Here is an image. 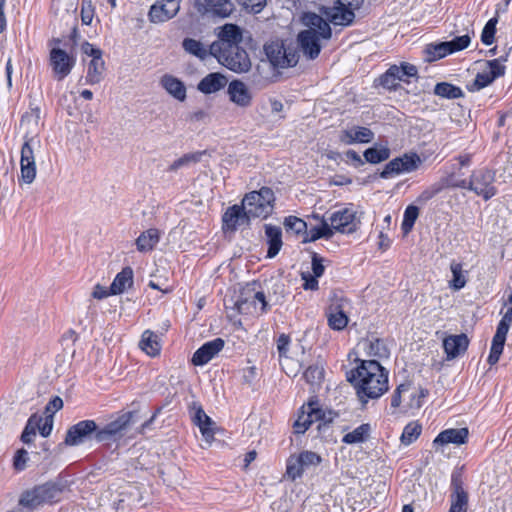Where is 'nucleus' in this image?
<instances>
[{
  "mask_svg": "<svg viewBox=\"0 0 512 512\" xmlns=\"http://www.w3.org/2000/svg\"><path fill=\"white\" fill-rule=\"evenodd\" d=\"M348 380L357 390L359 399H377L388 390V371L376 360H363L351 371Z\"/></svg>",
  "mask_w": 512,
  "mask_h": 512,
  "instance_id": "nucleus-1",
  "label": "nucleus"
},
{
  "mask_svg": "<svg viewBox=\"0 0 512 512\" xmlns=\"http://www.w3.org/2000/svg\"><path fill=\"white\" fill-rule=\"evenodd\" d=\"M303 24L307 29L297 35V43L304 56L310 60L316 59L321 51L320 40H329L332 31L329 23L316 13H305L302 17Z\"/></svg>",
  "mask_w": 512,
  "mask_h": 512,
  "instance_id": "nucleus-2",
  "label": "nucleus"
},
{
  "mask_svg": "<svg viewBox=\"0 0 512 512\" xmlns=\"http://www.w3.org/2000/svg\"><path fill=\"white\" fill-rule=\"evenodd\" d=\"M61 493L62 489L56 483L47 482L37 485L21 494L18 506L27 511H33L44 504L59 501Z\"/></svg>",
  "mask_w": 512,
  "mask_h": 512,
  "instance_id": "nucleus-3",
  "label": "nucleus"
},
{
  "mask_svg": "<svg viewBox=\"0 0 512 512\" xmlns=\"http://www.w3.org/2000/svg\"><path fill=\"white\" fill-rule=\"evenodd\" d=\"M274 201V192L269 187H262L258 191L246 194L242 204L247 221L251 218H267L273 211Z\"/></svg>",
  "mask_w": 512,
  "mask_h": 512,
  "instance_id": "nucleus-4",
  "label": "nucleus"
},
{
  "mask_svg": "<svg viewBox=\"0 0 512 512\" xmlns=\"http://www.w3.org/2000/svg\"><path fill=\"white\" fill-rule=\"evenodd\" d=\"M212 56L227 69L235 73H245L251 68V60L247 51L241 46L211 51Z\"/></svg>",
  "mask_w": 512,
  "mask_h": 512,
  "instance_id": "nucleus-5",
  "label": "nucleus"
},
{
  "mask_svg": "<svg viewBox=\"0 0 512 512\" xmlns=\"http://www.w3.org/2000/svg\"><path fill=\"white\" fill-rule=\"evenodd\" d=\"M270 63L277 68L293 67L298 63L299 54L294 47L282 41H272L264 46Z\"/></svg>",
  "mask_w": 512,
  "mask_h": 512,
  "instance_id": "nucleus-6",
  "label": "nucleus"
},
{
  "mask_svg": "<svg viewBox=\"0 0 512 512\" xmlns=\"http://www.w3.org/2000/svg\"><path fill=\"white\" fill-rule=\"evenodd\" d=\"M364 0H336L335 6L325 10L327 18L335 25L348 26L354 18V10L360 8Z\"/></svg>",
  "mask_w": 512,
  "mask_h": 512,
  "instance_id": "nucleus-7",
  "label": "nucleus"
},
{
  "mask_svg": "<svg viewBox=\"0 0 512 512\" xmlns=\"http://www.w3.org/2000/svg\"><path fill=\"white\" fill-rule=\"evenodd\" d=\"M193 6L202 17L225 19L235 11L233 0H195Z\"/></svg>",
  "mask_w": 512,
  "mask_h": 512,
  "instance_id": "nucleus-8",
  "label": "nucleus"
},
{
  "mask_svg": "<svg viewBox=\"0 0 512 512\" xmlns=\"http://www.w3.org/2000/svg\"><path fill=\"white\" fill-rule=\"evenodd\" d=\"M421 164L422 160L418 154L405 153L403 156L396 157L389 161L380 173V177L387 179L393 175L410 173L416 171Z\"/></svg>",
  "mask_w": 512,
  "mask_h": 512,
  "instance_id": "nucleus-9",
  "label": "nucleus"
},
{
  "mask_svg": "<svg viewBox=\"0 0 512 512\" xmlns=\"http://www.w3.org/2000/svg\"><path fill=\"white\" fill-rule=\"evenodd\" d=\"M494 180L495 176L491 170L487 168L475 170L470 176V191L483 197L484 200H489L497 193L493 185Z\"/></svg>",
  "mask_w": 512,
  "mask_h": 512,
  "instance_id": "nucleus-10",
  "label": "nucleus"
},
{
  "mask_svg": "<svg viewBox=\"0 0 512 512\" xmlns=\"http://www.w3.org/2000/svg\"><path fill=\"white\" fill-rule=\"evenodd\" d=\"M97 431L98 425L94 420H82L67 430L64 443L77 446L92 438L96 440Z\"/></svg>",
  "mask_w": 512,
  "mask_h": 512,
  "instance_id": "nucleus-11",
  "label": "nucleus"
},
{
  "mask_svg": "<svg viewBox=\"0 0 512 512\" xmlns=\"http://www.w3.org/2000/svg\"><path fill=\"white\" fill-rule=\"evenodd\" d=\"M329 222L334 231L343 234L354 233L358 230L361 223L356 211L349 207L333 212L329 217Z\"/></svg>",
  "mask_w": 512,
  "mask_h": 512,
  "instance_id": "nucleus-12",
  "label": "nucleus"
},
{
  "mask_svg": "<svg viewBox=\"0 0 512 512\" xmlns=\"http://www.w3.org/2000/svg\"><path fill=\"white\" fill-rule=\"evenodd\" d=\"M49 63L55 78L61 81L71 73L75 66L76 59L65 50L52 47L49 53Z\"/></svg>",
  "mask_w": 512,
  "mask_h": 512,
  "instance_id": "nucleus-13",
  "label": "nucleus"
},
{
  "mask_svg": "<svg viewBox=\"0 0 512 512\" xmlns=\"http://www.w3.org/2000/svg\"><path fill=\"white\" fill-rule=\"evenodd\" d=\"M243 40L242 29L233 23H226L218 28L217 40L211 44V51L240 46Z\"/></svg>",
  "mask_w": 512,
  "mask_h": 512,
  "instance_id": "nucleus-14",
  "label": "nucleus"
},
{
  "mask_svg": "<svg viewBox=\"0 0 512 512\" xmlns=\"http://www.w3.org/2000/svg\"><path fill=\"white\" fill-rule=\"evenodd\" d=\"M134 412L128 411L119 415L115 420L107 423L103 427L98 426L96 434L97 442H104L115 439L131 425Z\"/></svg>",
  "mask_w": 512,
  "mask_h": 512,
  "instance_id": "nucleus-15",
  "label": "nucleus"
},
{
  "mask_svg": "<svg viewBox=\"0 0 512 512\" xmlns=\"http://www.w3.org/2000/svg\"><path fill=\"white\" fill-rule=\"evenodd\" d=\"M417 68L407 62L401 63L400 66L392 65L381 77L380 84L387 89L395 90L399 81H406L405 77H416Z\"/></svg>",
  "mask_w": 512,
  "mask_h": 512,
  "instance_id": "nucleus-16",
  "label": "nucleus"
},
{
  "mask_svg": "<svg viewBox=\"0 0 512 512\" xmlns=\"http://www.w3.org/2000/svg\"><path fill=\"white\" fill-rule=\"evenodd\" d=\"M189 408L192 422L198 426L205 441L211 444L218 429L217 424L205 413L199 403L193 402Z\"/></svg>",
  "mask_w": 512,
  "mask_h": 512,
  "instance_id": "nucleus-17",
  "label": "nucleus"
},
{
  "mask_svg": "<svg viewBox=\"0 0 512 512\" xmlns=\"http://www.w3.org/2000/svg\"><path fill=\"white\" fill-rule=\"evenodd\" d=\"M505 66L499 59L488 60L485 62V69L477 73L470 91H478L490 85L495 79L505 74Z\"/></svg>",
  "mask_w": 512,
  "mask_h": 512,
  "instance_id": "nucleus-18",
  "label": "nucleus"
},
{
  "mask_svg": "<svg viewBox=\"0 0 512 512\" xmlns=\"http://www.w3.org/2000/svg\"><path fill=\"white\" fill-rule=\"evenodd\" d=\"M450 499L451 505L448 512H467L469 496L459 472L452 473Z\"/></svg>",
  "mask_w": 512,
  "mask_h": 512,
  "instance_id": "nucleus-19",
  "label": "nucleus"
},
{
  "mask_svg": "<svg viewBox=\"0 0 512 512\" xmlns=\"http://www.w3.org/2000/svg\"><path fill=\"white\" fill-rule=\"evenodd\" d=\"M179 9V0H158L151 6L148 16L151 22L162 23L176 16Z\"/></svg>",
  "mask_w": 512,
  "mask_h": 512,
  "instance_id": "nucleus-20",
  "label": "nucleus"
},
{
  "mask_svg": "<svg viewBox=\"0 0 512 512\" xmlns=\"http://www.w3.org/2000/svg\"><path fill=\"white\" fill-rule=\"evenodd\" d=\"M224 345L225 342L222 338H215L204 343L194 352L192 356V363L195 366H203L207 364L224 348Z\"/></svg>",
  "mask_w": 512,
  "mask_h": 512,
  "instance_id": "nucleus-21",
  "label": "nucleus"
},
{
  "mask_svg": "<svg viewBox=\"0 0 512 512\" xmlns=\"http://www.w3.org/2000/svg\"><path fill=\"white\" fill-rule=\"evenodd\" d=\"M227 93L231 102L241 108H247L252 103V93L247 85L240 80H233L229 83Z\"/></svg>",
  "mask_w": 512,
  "mask_h": 512,
  "instance_id": "nucleus-22",
  "label": "nucleus"
},
{
  "mask_svg": "<svg viewBox=\"0 0 512 512\" xmlns=\"http://www.w3.org/2000/svg\"><path fill=\"white\" fill-rule=\"evenodd\" d=\"M469 437L467 428H450L440 432L433 440L434 447L445 446L448 444H465Z\"/></svg>",
  "mask_w": 512,
  "mask_h": 512,
  "instance_id": "nucleus-23",
  "label": "nucleus"
},
{
  "mask_svg": "<svg viewBox=\"0 0 512 512\" xmlns=\"http://www.w3.org/2000/svg\"><path fill=\"white\" fill-rule=\"evenodd\" d=\"M326 316L329 327L336 331L343 330L349 321L344 311L343 300L337 299L332 302L327 308Z\"/></svg>",
  "mask_w": 512,
  "mask_h": 512,
  "instance_id": "nucleus-24",
  "label": "nucleus"
},
{
  "mask_svg": "<svg viewBox=\"0 0 512 512\" xmlns=\"http://www.w3.org/2000/svg\"><path fill=\"white\" fill-rule=\"evenodd\" d=\"M340 141L346 145L354 143H369L374 139V133L367 127L355 126L343 130L340 134Z\"/></svg>",
  "mask_w": 512,
  "mask_h": 512,
  "instance_id": "nucleus-25",
  "label": "nucleus"
},
{
  "mask_svg": "<svg viewBox=\"0 0 512 512\" xmlns=\"http://www.w3.org/2000/svg\"><path fill=\"white\" fill-rule=\"evenodd\" d=\"M469 345V339L466 334L450 335L444 338L443 348L447 354V359H454L465 352Z\"/></svg>",
  "mask_w": 512,
  "mask_h": 512,
  "instance_id": "nucleus-26",
  "label": "nucleus"
},
{
  "mask_svg": "<svg viewBox=\"0 0 512 512\" xmlns=\"http://www.w3.org/2000/svg\"><path fill=\"white\" fill-rule=\"evenodd\" d=\"M362 344L368 356L385 359L390 355V350L385 340L380 339L374 335L364 339Z\"/></svg>",
  "mask_w": 512,
  "mask_h": 512,
  "instance_id": "nucleus-27",
  "label": "nucleus"
},
{
  "mask_svg": "<svg viewBox=\"0 0 512 512\" xmlns=\"http://www.w3.org/2000/svg\"><path fill=\"white\" fill-rule=\"evenodd\" d=\"M244 220L247 221L246 215L244 214V205H233L229 207L222 216L223 229L235 231Z\"/></svg>",
  "mask_w": 512,
  "mask_h": 512,
  "instance_id": "nucleus-28",
  "label": "nucleus"
},
{
  "mask_svg": "<svg viewBox=\"0 0 512 512\" xmlns=\"http://www.w3.org/2000/svg\"><path fill=\"white\" fill-rule=\"evenodd\" d=\"M160 84L175 99L179 101L186 99V87L180 79L165 74L161 77Z\"/></svg>",
  "mask_w": 512,
  "mask_h": 512,
  "instance_id": "nucleus-29",
  "label": "nucleus"
},
{
  "mask_svg": "<svg viewBox=\"0 0 512 512\" xmlns=\"http://www.w3.org/2000/svg\"><path fill=\"white\" fill-rule=\"evenodd\" d=\"M265 236L268 244L267 257L274 258L283 245L282 231L277 226L265 225Z\"/></svg>",
  "mask_w": 512,
  "mask_h": 512,
  "instance_id": "nucleus-30",
  "label": "nucleus"
},
{
  "mask_svg": "<svg viewBox=\"0 0 512 512\" xmlns=\"http://www.w3.org/2000/svg\"><path fill=\"white\" fill-rule=\"evenodd\" d=\"M227 79L220 73H210L205 76L198 84V90L204 94H212L224 88Z\"/></svg>",
  "mask_w": 512,
  "mask_h": 512,
  "instance_id": "nucleus-31",
  "label": "nucleus"
},
{
  "mask_svg": "<svg viewBox=\"0 0 512 512\" xmlns=\"http://www.w3.org/2000/svg\"><path fill=\"white\" fill-rule=\"evenodd\" d=\"M245 295H246L245 297H241L236 302L237 310L240 313H246L249 304H253L254 307L256 308L257 303L261 304V307H260L261 313H264L267 311L268 303L266 301V296L262 291L254 292L252 295H250V291H248L247 293H245Z\"/></svg>",
  "mask_w": 512,
  "mask_h": 512,
  "instance_id": "nucleus-32",
  "label": "nucleus"
},
{
  "mask_svg": "<svg viewBox=\"0 0 512 512\" xmlns=\"http://www.w3.org/2000/svg\"><path fill=\"white\" fill-rule=\"evenodd\" d=\"M160 240V232L156 228H150L142 232L136 239V247L139 252L152 251Z\"/></svg>",
  "mask_w": 512,
  "mask_h": 512,
  "instance_id": "nucleus-33",
  "label": "nucleus"
},
{
  "mask_svg": "<svg viewBox=\"0 0 512 512\" xmlns=\"http://www.w3.org/2000/svg\"><path fill=\"white\" fill-rule=\"evenodd\" d=\"M133 284V270L125 267L114 278L110 289L113 295L121 294L127 287Z\"/></svg>",
  "mask_w": 512,
  "mask_h": 512,
  "instance_id": "nucleus-34",
  "label": "nucleus"
},
{
  "mask_svg": "<svg viewBox=\"0 0 512 512\" xmlns=\"http://www.w3.org/2000/svg\"><path fill=\"white\" fill-rule=\"evenodd\" d=\"M182 47L187 53L201 60H205L207 57L212 56L211 45L206 48L202 42L193 38H185L182 42Z\"/></svg>",
  "mask_w": 512,
  "mask_h": 512,
  "instance_id": "nucleus-35",
  "label": "nucleus"
},
{
  "mask_svg": "<svg viewBox=\"0 0 512 512\" xmlns=\"http://www.w3.org/2000/svg\"><path fill=\"white\" fill-rule=\"evenodd\" d=\"M105 71V62L103 58L91 59L87 66L86 83L90 85L98 84L103 79Z\"/></svg>",
  "mask_w": 512,
  "mask_h": 512,
  "instance_id": "nucleus-36",
  "label": "nucleus"
},
{
  "mask_svg": "<svg viewBox=\"0 0 512 512\" xmlns=\"http://www.w3.org/2000/svg\"><path fill=\"white\" fill-rule=\"evenodd\" d=\"M334 235V229L327 220L322 219L320 226L312 227L309 231L307 230L306 236L303 238V242H314L320 238L330 239Z\"/></svg>",
  "mask_w": 512,
  "mask_h": 512,
  "instance_id": "nucleus-37",
  "label": "nucleus"
},
{
  "mask_svg": "<svg viewBox=\"0 0 512 512\" xmlns=\"http://www.w3.org/2000/svg\"><path fill=\"white\" fill-rule=\"evenodd\" d=\"M206 154V151H197L193 153H186L182 155L180 158L173 161L169 167L167 168L168 172H176L183 167H187L191 164H195L201 161L203 155Z\"/></svg>",
  "mask_w": 512,
  "mask_h": 512,
  "instance_id": "nucleus-38",
  "label": "nucleus"
},
{
  "mask_svg": "<svg viewBox=\"0 0 512 512\" xmlns=\"http://www.w3.org/2000/svg\"><path fill=\"white\" fill-rule=\"evenodd\" d=\"M139 345L140 348L149 356H156L160 352V344L157 340V335L150 330H146L142 334Z\"/></svg>",
  "mask_w": 512,
  "mask_h": 512,
  "instance_id": "nucleus-39",
  "label": "nucleus"
},
{
  "mask_svg": "<svg viewBox=\"0 0 512 512\" xmlns=\"http://www.w3.org/2000/svg\"><path fill=\"white\" fill-rule=\"evenodd\" d=\"M365 162L378 164L386 161L390 157V149L386 146H374L364 151Z\"/></svg>",
  "mask_w": 512,
  "mask_h": 512,
  "instance_id": "nucleus-40",
  "label": "nucleus"
},
{
  "mask_svg": "<svg viewBox=\"0 0 512 512\" xmlns=\"http://www.w3.org/2000/svg\"><path fill=\"white\" fill-rule=\"evenodd\" d=\"M371 427L368 423L361 424L353 431L344 435L342 441L346 444H355L364 442L370 434Z\"/></svg>",
  "mask_w": 512,
  "mask_h": 512,
  "instance_id": "nucleus-41",
  "label": "nucleus"
},
{
  "mask_svg": "<svg viewBox=\"0 0 512 512\" xmlns=\"http://www.w3.org/2000/svg\"><path fill=\"white\" fill-rule=\"evenodd\" d=\"M426 60L429 62L441 59L448 54H451L448 42H441L438 44H429L425 48Z\"/></svg>",
  "mask_w": 512,
  "mask_h": 512,
  "instance_id": "nucleus-42",
  "label": "nucleus"
},
{
  "mask_svg": "<svg viewBox=\"0 0 512 512\" xmlns=\"http://www.w3.org/2000/svg\"><path fill=\"white\" fill-rule=\"evenodd\" d=\"M434 93L437 96L447 99H457L463 96V92L460 87L447 82L436 84Z\"/></svg>",
  "mask_w": 512,
  "mask_h": 512,
  "instance_id": "nucleus-43",
  "label": "nucleus"
},
{
  "mask_svg": "<svg viewBox=\"0 0 512 512\" xmlns=\"http://www.w3.org/2000/svg\"><path fill=\"white\" fill-rule=\"evenodd\" d=\"M284 226L288 233H293L295 235H304L307 233V223L296 217V216H288L284 220Z\"/></svg>",
  "mask_w": 512,
  "mask_h": 512,
  "instance_id": "nucleus-44",
  "label": "nucleus"
},
{
  "mask_svg": "<svg viewBox=\"0 0 512 512\" xmlns=\"http://www.w3.org/2000/svg\"><path fill=\"white\" fill-rule=\"evenodd\" d=\"M302 410L307 417L312 420V424L317 421H331V418L326 419L325 412L320 408L316 400L308 402L307 405H303Z\"/></svg>",
  "mask_w": 512,
  "mask_h": 512,
  "instance_id": "nucleus-45",
  "label": "nucleus"
},
{
  "mask_svg": "<svg viewBox=\"0 0 512 512\" xmlns=\"http://www.w3.org/2000/svg\"><path fill=\"white\" fill-rule=\"evenodd\" d=\"M41 422V416H38L37 414L30 416L21 435V441L23 443L29 444L32 442L33 437L36 435V426H39V423Z\"/></svg>",
  "mask_w": 512,
  "mask_h": 512,
  "instance_id": "nucleus-46",
  "label": "nucleus"
},
{
  "mask_svg": "<svg viewBox=\"0 0 512 512\" xmlns=\"http://www.w3.org/2000/svg\"><path fill=\"white\" fill-rule=\"evenodd\" d=\"M422 431V426L418 422H410L408 423L402 432L401 442L405 445H409L416 441L420 436Z\"/></svg>",
  "mask_w": 512,
  "mask_h": 512,
  "instance_id": "nucleus-47",
  "label": "nucleus"
},
{
  "mask_svg": "<svg viewBox=\"0 0 512 512\" xmlns=\"http://www.w3.org/2000/svg\"><path fill=\"white\" fill-rule=\"evenodd\" d=\"M419 216V208L415 205L406 207L403 215L402 230L405 234L409 233Z\"/></svg>",
  "mask_w": 512,
  "mask_h": 512,
  "instance_id": "nucleus-48",
  "label": "nucleus"
},
{
  "mask_svg": "<svg viewBox=\"0 0 512 512\" xmlns=\"http://www.w3.org/2000/svg\"><path fill=\"white\" fill-rule=\"evenodd\" d=\"M453 278L450 281V287L454 290H460L466 285V278L463 275L462 264L452 262L450 266Z\"/></svg>",
  "mask_w": 512,
  "mask_h": 512,
  "instance_id": "nucleus-49",
  "label": "nucleus"
},
{
  "mask_svg": "<svg viewBox=\"0 0 512 512\" xmlns=\"http://www.w3.org/2000/svg\"><path fill=\"white\" fill-rule=\"evenodd\" d=\"M498 19L496 17H493L488 20L486 25L483 28L482 34H481V41L485 45H491L495 40V33H496V25H497Z\"/></svg>",
  "mask_w": 512,
  "mask_h": 512,
  "instance_id": "nucleus-50",
  "label": "nucleus"
},
{
  "mask_svg": "<svg viewBox=\"0 0 512 512\" xmlns=\"http://www.w3.org/2000/svg\"><path fill=\"white\" fill-rule=\"evenodd\" d=\"M21 167V180L26 184H31L36 177V164L35 161L23 162L20 161Z\"/></svg>",
  "mask_w": 512,
  "mask_h": 512,
  "instance_id": "nucleus-51",
  "label": "nucleus"
},
{
  "mask_svg": "<svg viewBox=\"0 0 512 512\" xmlns=\"http://www.w3.org/2000/svg\"><path fill=\"white\" fill-rule=\"evenodd\" d=\"M239 6L247 13L258 14L266 6L267 0H236Z\"/></svg>",
  "mask_w": 512,
  "mask_h": 512,
  "instance_id": "nucleus-52",
  "label": "nucleus"
},
{
  "mask_svg": "<svg viewBox=\"0 0 512 512\" xmlns=\"http://www.w3.org/2000/svg\"><path fill=\"white\" fill-rule=\"evenodd\" d=\"M305 468L302 465V462L299 461V457H290L287 463V474L293 480L298 477H301Z\"/></svg>",
  "mask_w": 512,
  "mask_h": 512,
  "instance_id": "nucleus-53",
  "label": "nucleus"
},
{
  "mask_svg": "<svg viewBox=\"0 0 512 512\" xmlns=\"http://www.w3.org/2000/svg\"><path fill=\"white\" fill-rule=\"evenodd\" d=\"M324 375L323 368L313 365L309 366L303 373V377L306 380V382L310 384H316L321 381Z\"/></svg>",
  "mask_w": 512,
  "mask_h": 512,
  "instance_id": "nucleus-54",
  "label": "nucleus"
},
{
  "mask_svg": "<svg viewBox=\"0 0 512 512\" xmlns=\"http://www.w3.org/2000/svg\"><path fill=\"white\" fill-rule=\"evenodd\" d=\"M95 9L92 0H82L81 2V21L84 25H90L94 17Z\"/></svg>",
  "mask_w": 512,
  "mask_h": 512,
  "instance_id": "nucleus-55",
  "label": "nucleus"
},
{
  "mask_svg": "<svg viewBox=\"0 0 512 512\" xmlns=\"http://www.w3.org/2000/svg\"><path fill=\"white\" fill-rule=\"evenodd\" d=\"M299 461L302 462V465L305 469H308L312 466H317L321 462V457L312 451H304L299 455Z\"/></svg>",
  "mask_w": 512,
  "mask_h": 512,
  "instance_id": "nucleus-56",
  "label": "nucleus"
},
{
  "mask_svg": "<svg viewBox=\"0 0 512 512\" xmlns=\"http://www.w3.org/2000/svg\"><path fill=\"white\" fill-rule=\"evenodd\" d=\"M312 425V420H310L305 412L301 410V414L298 416L297 420L294 422V430L297 434H303L309 427Z\"/></svg>",
  "mask_w": 512,
  "mask_h": 512,
  "instance_id": "nucleus-57",
  "label": "nucleus"
},
{
  "mask_svg": "<svg viewBox=\"0 0 512 512\" xmlns=\"http://www.w3.org/2000/svg\"><path fill=\"white\" fill-rule=\"evenodd\" d=\"M428 395V391L426 389H419L418 392L412 391L409 394L410 401L407 404L408 408H416L419 409L422 406L423 399Z\"/></svg>",
  "mask_w": 512,
  "mask_h": 512,
  "instance_id": "nucleus-58",
  "label": "nucleus"
},
{
  "mask_svg": "<svg viewBox=\"0 0 512 512\" xmlns=\"http://www.w3.org/2000/svg\"><path fill=\"white\" fill-rule=\"evenodd\" d=\"M428 395V391L426 389H419L418 392L412 391L409 394L410 401L407 404L408 408H416L419 409L422 406L423 399Z\"/></svg>",
  "mask_w": 512,
  "mask_h": 512,
  "instance_id": "nucleus-59",
  "label": "nucleus"
},
{
  "mask_svg": "<svg viewBox=\"0 0 512 512\" xmlns=\"http://www.w3.org/2000/svg\"><path fill=\"white\" fill-rule=\"evenodd\" d=\"M428 395V391L426 389H419L418 392L412 391L409 394L410 401L407 404L408 408H416L419 409L422 406L423 399Z\"/></svg>",
  "mask_w": 512,
  "mask_h": 512,
  "instance_id": "nucleus-60",
  "label": "nucleus"
},
{
  "mask_svg": "<svg viewBox=\"0 0 512 512\" xmlns=\"http://www.w3.org/2000/svg\"><path fill=\"white\" fill-rule=\"evenodd\" d=\"M428 395V391L426 389H419L418 392L412 391L409 394L410 401L407 404L408 408H416L419 409L422 406L423 399Z\"/></svg>",
  "mask_w": 512,
  "mask_h": 512,
  "instance_id": "nucleus-61",
  "label": "nucleus"
},
{
  "mask_svg": "<svg viewBox=\"0 0 512 512\" xmlns=\"http://www.w3.org/2000/svg\"><path fill=\"white\" fill-rule=\"evenodd\" d=\"M470 37L468 35H463L459 37H455L451 41H447L449 48H451L452 53L461 51L467 48L470 44Z\"/></svg>",
  "mask_w": 512,
  "mask_h": 512,
  "instance_id": "nucleus-62",
  "label": "nucleus"
},
{
  "mask_svg": "<svg viewBox=\"0 0 512 512\" xmlns=\"http://www.w3.org/2000/svg\"><path fill=\"white\" fill-rule=\"evenodd\" d=\"M444 188H445V185L443 183L433 184L420 194L418 200L423 201V202L428 201V200L432 199L434 196H436L437 194H439Z\"/></svg>",
  "mask_w": 512,
  "mask_h": 512,
  "instance_id": "nucleus-63",
  "label": "nucleus"
},
{
  "mask_svg": "<svg viewBox=\"0 0 512 512\" xmlns=\"http://www.w3.org/2000/svg\"><path fill=\"white\" fill-rule=\"evenodd\" d=\"M63 407V400L59 396H55L52 398L45 407V414L47 418L53 420L54 414L62 409Z\"/></svg>",
  "mask_w": 512,
  "mask_h": 512,
  "instance_id": "nucleus-64",
  "label": "nucleus"
}]
</instances>
